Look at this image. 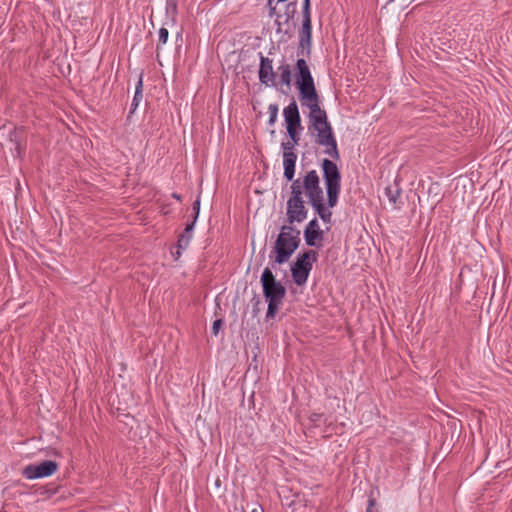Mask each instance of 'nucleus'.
<instances>
[{
    "label": "nucleus",
    "instance_id": "nucleus-1",
    "mask_svg": "<svg viewBox=\"0 0 512 512\" xmlns=\"http://www.w3.org/2000/svg\"><path fill=\"white\" fill-rule=\"evenodd\" d=\"M263 296L268 302L266 319H273L283 304L286 296V288L281 282L277 281L272 270L266 267L261 275Z\"/></svg>",
    "mask_w": 512,
    "mask_h": 512
},
{
    "label": "nucleus",
    "instance_id": "nucleus-2",
    "mask_svg": "<svg viewBox=\"0 0 512 512\" xmlns=\"http://www.w3.org/2000/svg\"><path fill=\"white\" fill-rule=\"evenodd\" d=\"M300 242V230L291 225H283L274 243L275 258L272 267H274V264L287 262L298 249Z\"/></svg>",
    "mask_w": 512,
    "mask_h": 512
},
{
    "label": "nucleus",
    "instance_id": "nucleus-3",
    "mask_svg": "<svg viewBox=\"0 0 512 512\" xmlns=\"http://www.w3.org/2000/svg\"><path fill=\"white\" fill-rule=\"evenodd\" d=\"M295 85L301 104L320 99L310 68L304 58L296 62Z\"/></svg>",
    "mask_w": 512,
    "mask_h": 512
},
{
    "label": "nucleus",
    "instance_id": "nucleus-4",
    "mask_svg": "<svg viewBox=\"0 0 512 512\" xmlns=\"http://www.w3.org/2000/svg\"><path fill=\"white\" fill-rule=\"evenodd\" d=\"M323 177L327 192V202L330 208L337 205L341 188V175L337 165L329 160H322Z\"/></svg>",
    "mask_w": 512,
    "mask_h": 512
},
{
    "label": "nucleus",
    "instance_id": "nucleus-5",
    "mask_svg": "<svg viewBox=\"0 0 512 512\" xmlns=\"http://www.w3.org/2000/svg\"><path fill=\"white\" fill-rule=\"evenodd\" d=\"M307 209L301 195V190L297 181L291 185V196L287 201L286 215L289 225L301 223L307 218Z\"/></svg>",
    "mask_w": 512,
    "mask_h": 512
},
{
    "label": "nucleus",
    "instance_id": "nucleus-6",
    "mask_svg": "<svg viewBox=\"0 0 512 512\" xmlns=\"http://www.w3.org/2000/svg\"><path fill=\"white\" fill-rule=\"evenodd\" d=\"M317 257L318 253L314 250H308L297 256L296 261L291 266V273L293 281L298 286H302L307 282L313 262L317 261Z\"/></svg>",
    "mask_w": 512,
    "mask_h": 512
},
{
    "label": "nucleus",
    "instance_id": "nucleus-7",
    "mask_svg": "<svg viewBox=\"0 0 512 512\" xmlns=\"http://www.w3.org/2000/svg\"><path fill=\"white\" fill-rule=\"evenodd\" d=\"M296 181L299 184L301 195L305 192L311 205L324 200L323 190L320 186V178L315 170L307 172L302 181H300V179Z\"/></svg>",
    "mask_w": 512,
    "mask_h": 512
},
{
    "label": "nucleus",
    "instance_id": "nucleus-8",
    "mask_svg": "<svg viewBox=\"0 0 512 512\" xmlns=\"http://www.w3.org/2000/svg\"><path fill=\"white\" fill-rule=\"evenodd\" d=\"M309 132L315 137V143L325 148V154L329 155L332 159L335 160L340 158L337 141L334 136L331 124L327 125L323 129Z\"/></svg>",
    "mask_w": 512,
    "mask_h": 512
},
{
    "label": "nucleus",
    "instance_id": "nucleus-9",
    "mask_svg": "<svg viewBox=\"0 0 512 512\" xmlns=\"http://www.w3.org/2000/svg\"><path fill=\"white\" fill-rule=\"evenodd\" d=\"M283 115L291 142L298 145L300 140L298 129H302V126L298 105L294 100L284 108Z\"/></svg>",
    "mask_w": 512,
    "mask_h": 512
},
{
    "label": "nucleus",
    "instance_id": "nucleus-10",
    "mask_svg": "<svg viewBox=\"0 0 512 512\" xmlns=\"http://www.w3.org/2000/svg\"><path fill=\"white\" fill-rule=\"evenodd\" d=\"M301 105L309 108L310 110L308 115L309 131L323 129L324 127L330 124V122L328 121L326 111L320 107V99L314 100L312 102H307Z\"/></svg>",
    "mask_w": 512,
    "mask_h": 512
},
{
    "label": "nucleus",
    "instance_id": "nucleus-11",
    "mask_svg": "<svg viewBox=\"0 0 512 512\" xmlns=\"http://www.w3.org/2000/svg\"><path fill=\"white\" fill-rule=\"evenodd\" d=\"M58 470V464L52 460H45L39 464H29L22 470V475L29 480L49 477Z\"/></svg>",
    "mask_w": 512,
    "mask_h": 512
},
{
    "label": "nucleus",
    "instance_id": "nucleus-12",
    "mask_svg": "<svg viewBox=\"0 0 512 512\" xmlns=\"http://www.w3.org/2000/svg\"><path fill=\"white\" fill-rule=\"evenodd\" d=\"M259 81L265 86H276V74L273 70V61L260 54Z\"/></svg>",
    "mask_w": 512,
    "mask_h": 512
},
{
    "label": "nucleus",
    "instance_id": "nucleus-13",
    "mask_svg": "<svg viewBox=\"0 0 512 512\" xmlns=\"http://www.w3.org/2000/svg\"><path fill=\"white\" fill-rule=\"evenodd\" d=\"M304 237L308 246H316V240H322L323 232L320 230L316 218L307 224L304 230Z\"/></svg>",
    "mask_w": 512,
    "mask_h": 512
},
{
    "label": "nucleus",
    "instance_id": "nucleus-14",
    "mask_svg": "<svg viewBox=\"0 0 512 512\" xmlns=\"http://www.w3.org/2000/svg\"><path fill=\"white\" fill-rule=\"evenodd\" d=\"M311 39H312V24L311 22H302V27L299 31V48L306 50V54L311 52Z\"/></svg>",
    "mask_w": 512,
    "mask_h": 512
},
{
    "label": "nucleus",
    "instance_id": "nucleus-15",
    "mask_svg": "<svg viewBox=\"0 0 512 512\" xmlns=\"http://www.w3.org/2000/svg\"><path fill=\"white\" fill-rule=\"evenodd\" d=\"M297 155L294 152L283 153L284 177L292 181L295 175Z\"/></svg>",
    "mask_w": 512,
    "mask_h": 512
},
{
    "label": "nucleus",
    "instance_id": "nucleus-16",
    "mask_svg": "<svg viewBox=\"0 0 512 512\" xmlns=\"http://www.w3.org/2000/svg\"><path fill=\"white\" fill-rule=\"evenodd\" d=\"M385 195L387 196L393 208L396 209L400 207L401 189L396 184L386 187Z\"/></svg>",
    "mask_w": 512,
    "mask_h": 512
},
{
    "label": "nucleus",
    "instance_id": "nucleus-17",
    "mask_svg": "<svg viewBox=\"0 0 512 512\" xmlns=\"http://www.w3.org/2000/svg\"><path fill=\"white\" fill-rule=\"evenodd\" d=\"M196 221H192L190 224L186 225L184 232L178 238V249H186L189 245V242L192 237V231L194 228V224Z\"/></svg>",
    "mask_w": 512,
    "mask_h": 512
},
{
    "label": "nucleus",
    "instance_id": "nucleus-18",
    "mask_svg": "<svg viewBox=\"0 0 512 512\" xmlns=\"http://www.w3.org/2000/svg\"><path fill=\"white\" fill-rule=\"evenodd\" d=\"M278 69L280 71L281 84H283L289 88L291 86V81H292V72H291L290 65L283 64Z\"/></svg>",
    "mask_w": 512,
    "mask_h": 512
},
{
    "label": "nucleus",
    "instance_id": "nucleus-19",
    "mask_svg": "<svg viewBox=\"0 0 512 512\" xmlns=\"http://www.w3.org/2000/svg\"><path fill=\"white\" fill-rule=\"evenodd\" d=\"M311 206L324 222L331 221L332 212L325 208L323 201L316 202Z\"/></svg>",
    "mask_w": 512,
    "mask_h": 512
},
{
    "label": "nucleus",
    "instance_id": "nucleus-20",
    "mask_svg": "<svg viewBox=\"0 0 512 512\" xmlns=\"http://www.w3.org/2000/svg\"><path fill=\"white\" fill-rule=\"evenodd\" d=\"M142 86H143L142 76H140L139 81H138L137 86H136V89H135V94H134V98H133V101H132V104H131V111H130V113H133L136 110V108L139 105V102L143 98Z\"/></svg>",
    "mask_w": 512,
    "mask_h": 512
},
{
    "label": "nucleus",
    "instance_id": "nucleus-21",
    "mask_svg": "<svg viewBox=\"0 0 512 512\" xmlns=\"http://www.w3.org/2000/svg\"><path fill=\"white\" fill-rule=\"evenodd\" d=\"M268 112H269L268 123H269V125H274L277 120V116H278V105L270 104L268 107Z\"/></svg>",
    "mask_w": 512,
    "mask_h": 512
},
{
    "label": "nucleus",
    "instance_id": "nucleus-22",
    "mask_svg": "<svg viewBox=\"0 0 512 512\" xmlns=\"http://www.w3.org/2000/svg\"><path fill=\"white\" fill-rule=\"evenodd\" d=\"M429 194H434V203L437 204L441 201V193H440V186L437 183H433L430 185L428 189Z\"/></svg>",
    "mask_w": 512,
    "mask_h": 512
},
{
    "label": "nucleus",
    "instance_id": "nucleus-23",
    "mask_svg": "<svg viewBox=\"0 0 512 512\" xmlns=\"http://www.w3.org/2000/svg\"><path fill=\"white\" fill-rule=\"evenodd\" d=\"M303 21L302 22H311V12H310V1H303Z\"/></svg>",
    "mask_w": 512,
    "mask_h": 512
},
{
    "label": "nucleus",
    "instance_id": "nucleus-24",
    "mask_svg": "<svg viewBox=\"0 0 512 512\" xmlns=\"http://www.w3.org/2000/svg\"><path fill=\"white\" fill-rule=\"evenodd\" d=\"M9 138L11 142H15V149L18 153H20V141L18 139V130L14 129L13 131H11L9 134Z\"/></svg>",
    "mask_w": 512,
    "mask_h": 512
},
{
    "label": "nucleus",
    "instance_id": "nucleus-25",
    "mask_svg": "<svg viewBox=\"0 0 512 512\" xmlns=\"http://www.w3.org/2000/svg\"><path fill=\"white\" fill-rule=\"evenodd\" d=\"M169 36V32L166 28H161L159 30V44H165L167 42Z\"/></svg>",
    "mask_w": 512,
    "mask_h": 512
},
{
    "label": "nucleus",
    "instance_id": "nucleus-26",
    "mask_svg": "<svg viewBox=\"0 0 512 512\" xmlns=\"http://www.w3.org/2000/svg\"><path fill=\"white\" fill-rule=\"evenodd\" d=\"M296 145L291 142V141H288V142H282L281 144V147L283 149V153H286V152H293V149Z\"/></svg>",
    "mask_w": 512,
    "mask_h": 512
},
{
    "label": "nucleus",
    "instance_id": "nucleus-27",
    "mask_svg": "<svg viewBox=\"0 0 512 512\" xmlns=\"http://www.w3.org/2000/svg\"><path fill=\"white\" fill-rule=\"evenodd\" d=\"M222 324H223V321L221 319H217L213 322V325H212L213 335L216 336L219 333V330H220Z\"/></svg>",
    "mask_w": 512,
    "mask_h": 512
},
{
    "label": "nucleus",
    "instance_id": "nucleus-28",
    "mask_svg": "<svg viewBox=\"0 0 512 512\" xmlns=\"http://www.w3.org/2000/svg\"><path fill=\"white\" fill-rule=\"evenodd\" d=\"M375 506H376V499L373 498L372 496H370L369 500H368L366 512H377L375 510Z\"/></svg>",
    "mask_w": 512,
    "mask_h": 512
},
{
    "label": "nucleus",
    "instance_id": "nucleus-29",
    "mask_svg": "<svg viewBox=\"0 0 512 512\" xmlns=\"http://www.w3.org/2000/svg\"><path fill=\"white\" fill-rule=\"evenodd\" d=\"M193 210H194V221L197 220L200 210V197L198 196L195 202L193 203Z\"/></svg>",
    "mask_w": 512,
    "mask_h": 512
},
{
    "label": "nucleus",
    "instance_id": "nucleus-30",
    "mask_svg": "<svg viewBox=\"0 0 512 512\" xmlns=\"http://www.w3.org/2000/svg\"><path fill=\"white\" fill-rule=\"evenodd\" d=\"M269 15L272 17L276 13V7L272 4V0H268Z\"/></svg>",
    "mask_w": 512,
    "mask_h": 512
},
{
    "label": "nucleus",
    "instance_id": "nucleus-31",
    "mask_svg": "<svg viewBox=\"0 0 512 512\" xmlns=\"http://www.w3.org/2000/svg\"><path fill=\"white\" fill-rule=\"evenodd\" d=\"M321 418H322V415L321 414H317V413H313L310 416V419H311L312 422H318V421H320Z\"/></svg>",
    "mask_w": 512,
    "mask_h": 512
},
{
    "label": "nucleus",
    "instance_id": "nucleus-32",
    "mask_svg": "<svg viewBox=\"0 0 512 512\" xmlns=\"http://www.w3.org/2000/svg\"><path fill=\"white\" fill-rule=\"evenodd\" d=\"M294 5H295V3H293V2L289 3V4L287 5V9H289L291 6H294Z\"/></svg>",
    "mask_w": 512,
    "mask_h": 512
},
{
    "label": "nucleus",
    "instance_id": "nucleus-33",
    "mask_svg": "<svg viewBox=\"0 0 512 512\" xmlns=\"http://www.w3.org/2000/svg\"><path fill=\"white\" fill-rule=\"evenodd\" d=\"M173 197H174V198H176V199H178V200H180V196H179V195H177V194H173Z\"/></svg>",
    "mask_w": 512,
    "mask_h": 512
},
{
    "label": "nucleus",
    "instance_id": "nucleus-34",
    "mask_svg": "<svg viewBox=\"0 0 512 512\" xmlns=\"http://www.w3.org/2000/svg\"><path fill=\"white\" fill-rule=\"evenodd\" d=\"M252 512H263V510L262 509H260V510L254 509Z\"/></svg>",
    "mask_w": 512,
    "mask_h": 512
},
{
    "label": "nucleus",
    "instance_id": "nucleus-35",
    "mask_svg": "<svg viewBox=\"0 0 512 512\" xmlns=\"http://www.w3.org/2000/svg\"><path fill=\"white\" fill-rule=\"evenodd\" d=\"M276 23L278 24V30H280L281 23L276 20Z\"/></svg>",
    "mask_w": 512,
    "mask_h": 512
},
{
    "label": "nucleus",
    "instance_id": "nucleus-36",
    "mask_svg": "<svg viewBox=\"0 0 512 512\" xmlns=\"http://www.w3.org/2000/svg\"><path fill=\"white\" fill-rule=\"evenodd\" d=\"M258 311H259V309L257 307H254V312L256 313Z\"/></svg>",
    "mask_w": 512,
    "mask_h": 512
},
{
    "label": "nucleus",
    "instance_id": "nucleus-37",
    "mask_svg": "<svg viewBox=\"0 0 512 512\" xmlns=\"http://www.w3.org/2000/svg\"><path fill=\"white\" fill-rule=\"evenodd\" d=\"M289 19H290V16H289V15H287V17H286V22H288V21H289Z\"/></svg>",
    "mask_w": 512,
    "mask_h": 512
}]
</instances>
